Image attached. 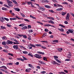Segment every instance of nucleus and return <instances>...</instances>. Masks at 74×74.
Here are the masks:
<instances>
[{"instance_id": "aec40b11", "label": "nucleus", "mask_w": 74, "mask_h": 74, "mask_svg": "<svg viewBox=\"0 0 74 74\" xmlns=\"http://www.w3.org/2000/svg\"><path fill=\"white\" fill-rule=\"evenodd\" d=\"M27 26H25L22 28L21 29L22 30H25V29H27Z\"/></svg>"}, {"instance_id": "4468645a", "label": "nucleus", "mask_w": 74, "mask_h": 74, "mask_svg": "<svg viewBox=\"0 0 74 74\" xmlns=\"http://www.w3.org/2000/svg\"><path fill=\"white\" fill-rule=\"evenodd\" d=\"M38 62L39 63H40V64H45V63H44V62H42L41 60H39Z\"/></svg>"}, {"instance_id": "6ab92c4d", "label": "nucleus", "mask_w": 74, "mask_h": 74, "mask_svg": "<svg viewBox=\"0 0 74 74\" xmlns=\"http://www.w3.org/2000/svg\"><path fill=\"white\" fill-rule=\"evenodd\" d=\"M2 39L3 40H7V38L6 37V36H3L2 37Z\"/></svg>"}, {"instance_id": "a878e982", "label": "nucleus", "mask_w": 74, "mask_h": 74, "mask_svg": "<svg viewBox=\"0 0 74 74\" xmlns=\"http://www.w3.org/2000/svg\"><path fill=\"white\" fill-rule=\"evenodd\" d=\"M41 47L42 48V49H45L47 48L46 47H45V46H42V45H41Z\"/></svg>"}, {"instance_id": "cd10ccee", "label": "nucleus", "mask_w": 74, "mask_h": 74, "mask_svg": "<svg viewBox=\"0 0 74 74\" xmlns=\"http://www.w3.org/2000/svg\"><path fill=\"white\" fill-rule=\"evenodd\" d=\"M20 15H21V16H22V17H25V15H24L23 13H20Z\"/></svg>"}, {"instance_id": "bf43d9fd", "label": "nucleus", "mask_w": 74, "mask_h": 74, "mask_svg": "<svg viewBox=\"0 0 74 74\" xmlns=\"http://www.w3.org/2000/svg\"><path fill=\"white\" fill-rule=\"evenodd\" d=\"M17 36H19V37H22L23 36V35H20L19 34H17Z\"/></svg>"}, {"instance_id": "2eb2a0df", "label": "nucleus", "mask_w": 74, "mask_h": 74, "mask_svg": "<svg viewBox=\"0 0 74 74\" xmlns=\"http://www.w3.org/2000/svg\"><path fill=\"white\" fill-rule=\"evenodd\" d=\"M44 7L46 8H51V7L48 5H44Z\"/></svg>"}, {"instance_id": "3c124183", "label": "nucleus", "mask_w": 74, "mask_h": 74, "mask_svg": "<svg viewBox=\"0 0 74 74\" xmlns=\"http://www.w3.org/2000/svg\"><path fill=\"white\" fill-rule=\"evenodd\" d=\"M54 7H58V4H57V5L56 4H54Z\"/></svg>"}, {"instance_id": "412c9836", "label": "nucleus", "mask_w": 74, "mask_h": 74, "mask_svg": "<svg viewBox=\"0 0 74 74\" xmlns=\"http://www.w3.org/2000/svg\"><path fill=\"white\" fill-rule=\"evenodd\" d=\"M58 30L60 31V32H64V29H62V28H61V29L59 28Z\"/></svg>"}, {"instance_id": "69168bd1", "label": "nucleus", "mask_w": 74, "mask_h": 74, "mask_svg": "<svg viewBox=\"0 0 74 74\" xmlns=\"http://www.w3.org/2000/svg\"><path fill=\"white\" fill-rule=\"evenodd\" d=\"M3 52H7L8 51L7 50L4 49L3 50Z\"/></svg>"}, {"instance_id": "423d86ee", "label": "nucleus", "mask_w": 74, "mask_h": 74, "mask_svg": "<svg viewBox=\"0 0 74 74\" xmlns=\"http://www.w3.org/2000/svg\"><path fill=\"white\" fill-rule=\"evenodd\" d=\"M13 48L14 49H18V46L17 45H14L13 46Z\"/></svg>"}, {"instance_id": "393cba45", "label": "nucleus", "mask_w": 74, "mask_h": 74, "mask_svg": "<svg viewBox=\"0 0 74 74\" xmlns=\"http://www.w3.org/2000/svg\"><path fill=\"white\" fill-rule=\"evenodd\" d=\"M54 59L56 60V59H58V57L57 56H54Z\"/></svg>"}, {"instance_id": "0eeeda50", "label": "nucleus", "mask_w": 74, "mask_h": 74, "mask_svg": "<svg viewBox=\"0 0 74 74\" xmlns=\"http://www.w3.org/2000/svg\"><path fill=\"white\" fill-rule=\"evenodd\" d=\"M8 5L9 6H10V7H13V5L12 4V2H10L9 3H8Z\"/></svg>"}, {"instance_id": "58836bf2", "label": "nucleus", "mask_w": 74, "mask_h": 74, "mask_svg": "<svg viewBox=\"0 0 74 74\" xmlns=\"http://www.w3.org/2000/svg\"><path fill=\"white\" fill-rule=\"evenodd\" d=\"M4 20H5L6 21H9V19H8V18H4Z\"/></svg>"}, {"instance_id": "20e7f679", "label": "nucleus", "mask_w": 74, "mask_h": 74, "mask_svg": "<svg viewBox=\"0 0 74 74\" xmlns=\"http://www.w3.org/2000/svg\"><path fill=\"white\" fill-rule=\"evenodd\" d=\"M69 18H70V14L69 13H67L66 18V20L67 21H69Z\"/></svg>"}, {"instance_id": "a211bd4d", "label": "nucleus", "mask_w": 74, "mask_h": 74, "mask_svg": "<svg viewBox=\"0 0 74 74\" xmlns=\"http://www.w3.org/2000/svg\"><path fill=\"white\" fill-rule=\"evenodd\" d=\"M2 10H4L5 11H8V9H7V8L4 7L2 8Z\"/></svg>"}, {"instance_id": "4be33fe9", "label": "nucleus", "mask_w": 74, "mask_h": 74, "mask_svg": "<svg viewBox=\"0 0 74 74\" xmlns=\"http://www.w3.org/2000/svg\"><path fill=\"white\" fill-rule=\"evenodd\" d=\"M66 14V12H62V16H64V15H65Z\"/></svg>"}, {"instance_id": "49530a36", "label": "nucleus", "mask_w": 74, "mask_h": 74, "mask_svg": "<svg viewBox=\"0 0 74 74\" xmlns=\"http://www.w3.org/2000/svg\"><path fill=\"white\" fill-rule=\"evenodd\" d=\"M14 41H15L16 42H17V43H19V42L18 41H17V40L16 39L14 40Z\"/></svg>"}, {"instance_id": "a19ab883", "label": "nucleus", "mask_w": 74, "mask_h": 74, "mask_svg": "<svg viewBox=\"0 0 74 74\" xmlns=\"http://www.w3.org/2000/svg\"><path fill=\"white\" fill-rule=\"evenodd\" d=\"M62 50H63V49L62 48H60L58 49V51H60V52H61Z\"/></svg>"}, {"instance_id": "9d476101", "label": "nucleus", "mask_w": 74, "mask_h": 74, "mask_svg": "<svg viewBox=\"0 0 74 74\" xmlns=\"http://www.w3.org/2000/svg\"><path fill=\"white\" fill-rule=\"evenodd\" d=\"M30 70H31V69L30 68H29L28 69H26L25 70V72L26 73H29Z\"/></svg>"}, {"instance_id": "e433bc0d", "label": "nucleus", "mask_w": 74, "mask_h": 74, "mask_svg": "<svg viewBox=\"0 0 74 74\" xmlns=\"http://www.w3.org/2000/svg\"><path fill=\"white\" fill-rule=\"evenodd\" d=\"M0 70L1 71H3V72L5 71V70L4 69H3L0 68Z\"/></svg>"}, {"instance_id": "6e6552de", "label": "nucleus", "mask_w": 74, "mask_h": 74, "mask_svg": "<svg viewBox=\"0 0 74 74\" xmlns=\"http://www.w3.org/2000/svg\"><path fill=\"white\" fill-rule=\"evenodd\" d=\"M4 21V18L3 17H1L0 18V21L1 22H4V21Z\"/></svg>"}, {"instance_id": "f8f14e48", "label": "nucleus", "mask_w": 74, "mask_h": 74, "mask_svg": "<svg viewBox=\"0 0 74 74\" xmlns=\"http://www.w3.org/2000/svg\"><path fill=\"white\" fill-rule=\"evenodd\" d=\"M37 52L38 53H39V54H40V55H44L45 54L44 52L42 53L40 51H38Z\"/></svg>"}, {"instance_id": "8fccbe9b", "label": "nucleus", "mask_w": 74, "mask_h": 74, "mask_svg": "<svg viewBox=\"0 0 74 74\" xmlns=\"http://www.w3.org/2000/svg\"><path fill=\"white\" fill-rule=\"evenodd\" d=\"M41 74H45V73H46V71H43L41 72Z\"/></svg>"}, {"instance_id": "dca6fc26", "label": "nucleus", "mask_w": 74, "mask_h": 74, "mask_svg": "<svg viewBox=\"0 0 74 74\" xmlns=\"http://www.w3.org/2000/svg\"><path fill=\"white\" fill-rule=\"evenodd\" d=\"M50 26L51 25H50V24H45L44 25V26H45V27H49V26Z\"/></svg>"}, {"instance_id": "4d7b16f0", "label": "nucleus", "mask_w": 74, "mask_h": 74, "mask_svg": "<svg viewBox=\"0 0 74 74\" xmlns=\"http://www.w3.org/2000/svg\"><path fill=\"white\" fill-rule=\"evenodd\" d=\"M49 12H52V13H53V12H54L52 10H49Z\"/></svg>"}, {"instance_id": "338daca9", "label": "nucleus", "mask_w": 74, "mask_h": 74, "mask_svg": "<svg viewBox=\"0 0 74 74\" xmlns=\"http://www.w3.org/2000/svg\"><path fill=\"white\" fill-rule=\"evenodd\" d=\"M49 37L50 38H53V35H51L49 36Z\"/></svg>"}, {"instance_id": "b1692460", "label": "nucleus", "mask_w": 74, "mask_h": 74, "mask_svg": "<svg viewBox=\"0 0 74 74\" xmlns=\"http://www.w3.org/2000/svg\"><path fill=\"white\" fill-rule=\"evenodd\" d=\"M1 29H6V28L5 27H4L3 26H1Z\"/></svg>"}, {"instance_id": "7c9ffc66", "label": "nucleus", "mask_w": 74, "mask_h": 74, "mask_svg": "<svg viewBox=\"0 0 74 74\" xmlns=\"http://www.w3.org/2000/svg\"><path fill=\"white\" fill-rule=\"evenodd\" d=\"M2 44L4 45H6V43H5V41H4L2 42Z\"/></svg>"}, {"instance_id": "052dcab7", "label": "nucleus", "mask_w": 74, "mask_h": 74, "mask_svg": "<svg viewBox=\"0 0 74 74\" xmlns=\"http://www.w3.org/2000/svg\"><path fill=\"white\" fill-rule=\"evenodd\" d=\"M27 39L28 40H32V39L31 38V37H30V36H29V37H28Z\"/></svg>"}, {"instance_id": "4c0bfd02", "label": "nucleus", "mask_w": 74, "mask_h": 74, "mask_svg": "<svg viewBox=\"0 0 74 74\" xmlns=\"http://www.w3.org/2000/svg\"><path fill=\"white\" fill-rule=\"evenodd\" d=\"M59 73L60 74H66V73L63 72H59Z\"/></svg>"}, {"instance_id": "774afa93", "label": "nucleus", "mask_w": 74, "mask_h": 74, "mask_svg": "<svg viewBox=\"0 0 74 74\" xmlns=\"http://www.w3.org/2000/svg\"><path fill=\"white\" fill-rule=\"evenodd\" d=\"M64 23L65 24H68V22L67 21H64Z\"/></svg>"}, {"instance_id": "37998d69", "label": "nucleus", "mask_w": 74, "mask_h": 74, "mask_svg": "<svg viewBox=\"0 0 74 74\" xmlns=\"http://www.w3.org/2000/svg\"><path fill=\"white\" fill-rule=\"evenodd\" d=\"M45 31L46 32H48V31H49V30H48V29H45Z\"/></svg>"}, {"instance_id": "f704fd0d", "label": "nucleus", "mask_w": 74, "mask_h": 74, "mask_svg": "<svg viewBox=\"0 0 74 74\" xmlns=\"http://www.w3.org/2000/svg\"><path fill=\"white\" fill-rule=\"evenodd\" d=\"M23 53H24V54H27V53H28V52L26 51H23Z\"/></svg>"}, {"instance_id": "79ce46f5", "label": "nucleus", "mask_w": 74, "mask_h": 74, "mask_svg": "<svg viewBox=\"0 0 74 74\" xmlns=\"http://www.w3.org/2000/svg\"><path fill=\"white\" fill-rule=\"evenodd\" d=\"M50 23L52 24H55V23L53 21L51 20H50Z\"/></svg>"}, {"instance_id": "c03bdc74", "label": "nucleus", "mask_w": 74, "mask_h": 74, "mask_svg": "<svg viewBox=\"0 0 74 74\" xmlns=\"http://www.w3.org/2000/svg\"><path fill=\"white\" fill-rule=\"evenodd\" d=\"M28 65L30 67H33V68H34V67L32 66V65L31 64H29Z\"/></svg>"}, {"instance_id": "c756f323", "label": "nucleus", "mask_w": 74, "mask_h": 74, "mask_svg": "<svg viewBox=\"0 0 74 74\" xmlns=\"http://www.w3.org/2000/svg\"><path fill=\"white\" fill-rule=\"evenodd\" d=\"M15 10L16 11H20V9H19L18 8H16Z\"/></svg>"}, {"instance_id": "9b49d317", "label": "nucleus", "mask_w": 74, "mask_h": 74, "mask_svg": "<svg viewBox=\"0 0 74 74\" xmlns=\"http://www.w3.org/2000/svg\"><path fill=\"white\" fill-rule=\"evenodd\" d=\"M10 21H15V20H16V19H17V18H10Z\"/></svg>"}, {"instance_id": "5fc2aeb1", "label": "nucleus", "mask_w": 74, "mask_h": 74, "mask_svg": "<svg viewBox=\"0 0 74 74\" xmlns=\"http://www.w3.org/2000/svg\"><path fill=\"white\" fill-rule=\"evenodd\" d=\"M8 55H11L12 56H13V55L12 54H11V53H8Z\"/></svg>"}, {"instance_id": "13d9d810", "label": "nucleus", "mask_w": 74, "mask_h": 74, "mask_svg": "<svg viewBox=\"0 0 74 74\" xmlns=\"http://www.w3.org/2000/svg\"><path fill=\"white\" fill-rule=\"evenodd\" d=\"M42 42H46L47 43H48V42L47 41H41Z\"/></svg>"}, {"instance_id": "e2e57ef3", "label": "nucleus", "mask_w": 74, "mask_h": 74, "mask_svg": "<svg viewBox=\"0 0 74 74\" xmlns=\"http://www.w3.org/2000/svg\"><path fill=\"white\" fill-rule=\"evenodd\" d=\"M68 1H70L71 3H73V0H68Z\"/></svg>"}, {"instance_id": "6e6d98bb", "label": "nucleus", "mask_w": 74, "mask_h": 74, "mask_svg": "<svg viewBox=\"0 0 74 74\" xmlns=\"http://www.w3.org/2000/svg\"><path fill=\"white\" fill-rule=\"evenodd\" d=\"M53 2H56V3H58V1H57L56 0H51Z\"/></svg>"}, {"instance_id": "ea45409f", "label": "nucleus", "mask_w": 74, "mask_h": 74, "mask_svg": "<svg viewBox=\"0 0 74 74\" xmlns=\"http://www.w3.org/2000/svg\"><path fill=\"white\" fill-rule=\"evenodd\" d=\"M59 26H61V27H64V28L65 27V26H64L63 25H62V24H60L59 25Z\"/></svg>"}, {"instance_id": "f257e3e1", "label": "nucleus", "mask_w": 74, "mask_h": 74, "mask_svg": "<svg viewBox=\"0 0 74 74\" xmlns=\"http://www.w3.org/2000/svg\"><path fill=\"white\" fill-rule=\"evenodd\" d=\"M29 45L31 47H34V48H36V47H41V45L39 44H37L35 45H33L31 44H29Z\"/></svg>"}, {"instance_id": "f3484780", "label": "nucleus", "mask_w": 74, "mask_h": 74, "mask_svg": "<svg viewBox=\"0 0 74 74\" xmlns=\"http://www.w3.org/2000/svg\"><path fill=\"white\" fill-rule=\"evenodd\" d=\"M0 68H4L5 70H7V67L5 66H2L0 67Z\"/></svg>"}, {"instance_id": "1a4fd4ad", "label": "nucleus", "mask_w": 74, "mask_h": 74, "mask_svg": "<svg viewBox=\"0 0 74 74\" xmlns=\"http://www.w3.org/2000/svg\"><path fill=\"white\" fill-rule=\"evenodd\" d=\"M68 30L71 33H73V32H74V30L71 29H69Z\"/></svg>"}, {"instance_id": "de8ad7c7", "label": "nucleus", "mask_w": 74, "mask_h": 74, "mask_svg": "<svg viewBox=\"0 0 74 74\" xmlns=\"http://www.w3.org/2000/svg\"><path fill=\"white\" fill-rule=\"evenodd\" d=\"M13 3H14V4H17V2H16V1H15V0H13Z\"/></svg>"}, {"instance_id": "09e8293b", "label": "nucleus", "mask_w": 74, "mask_h": 74, "mask_svg": "<svg viewBox=\"0 0 74 74\" xmlns=\"http://www.w3.org/2000/svg\"><path fill=\"white\" fill-rule=\"evenodd\" d=\"M62 4H68V3H67L66 2H63Z\"/></svg>"}, {"instance_id": "f03ea898", "label": "nucleus", "mask_w": 74, "mask_h": 74, "mask_svg": "<svg viewBox=\"0 0 74 74\" xmlns=\"http://www.w3.org/2000/svg\"><path fill=\"white\" fill-rule=\"evenodd\" d=\"M39 10H41L42 11H44L45 10V9L44 7H42V6L39 7L38 8Z\"/></svg>"}, {"instance_id": "473e14b6", "label": "nucleus", "mask_w": 74, "mask_h": 74, "mask_svg": "<svg viewBox=\"0 0 74 74\" xmlns=\"http://www.w3.org/2000/svg\"><path fill=\"white\" fill-rule=\"evenodd\" d=\"M44 3H49V1L47 0H45L44 1Z\"/></svg>"}, {"instance_id": "39448f33", "label": "nucleus", "mask_w": 74, "mask_h": 74, "mask_svg": "<svg viewBox=\"0 0 74 74\" xmlns=\"http://www.w3.org/2000/svg\"><path fill=\"white\" fill-rule=\"evenodd\" d=\"M7 42L6 43L7 44H13V42L10 41V40H7Z\"/></svg>"}, {"instance_id": "7ed1b4c3", "label": "nucleus", "mask_w": 74, "mask_h": 74, "mask_svg": "<svg viewBox=\"0 0 74 74\" xmlns=\"http://www.w3.org/2000/svg\"><path fill=\"white\" fill-rule=\"evenodd\" d=\"M34 56L35 57V58H38V59H40V58H41V55H38L37 54H35L34 55Z\"/></svg>"}, {"instance_id": "864d4df0", "label": "nucleus", "mask_w": 74, "mask_h": 74, "mask_svg": "<svg viewBox=\"0 0 74 74\" xmlns=\"http://www.w3.org/2000/svg\"><path fill=\"white\" fill-rule=\"evenodd\" d=\"M57 62H56V61H54L53 62V64H57Z\"/></svg>"}, {"instance_id": "2f4dec72", "label": "nucleus", "mask_w": 74, "mask_h": 74, "mask_svg": "<svg viewBox=\"0 0 74 74\" xmlns=\"http://www.w3.org/2000/svg\"><path fill=\"white\" fill-rule=\"evenodd\" d=\"M27 3L28 5H30L31 4H32V2L31 1H29L27 2Z\"/></svg>"}, {"instance_id": "a18cd8bd", "label": "nucleus", "mask_w": 74, "mask_h": 74, "mask_svg": "<svg viewBox=\"0 0 74 74\" xmlns=\"http://www.w3.org/2000/svg\"><path fill=\"white\" fill-rule=\"evenodd\" d=\"M23 37L25 38H27V36L26 35H23Z\"/></svg>"}, {"instance_id": "72a5a7b5", "label": "nucleus", "mask_w": 74, "mask_h": 74, "mask_svg": "<svg viewBox=\"0 0 74 74\" xmlns=\"http://www.w3.org/2000/svg\"><path fill=\"white\" fill-rule=\"evenodd\" d=\"M53 42H58V40H54L52 41Z\"/></svg>"}, {"instance_id": "c9c22d12", "label": "nucleus", "mask_w": 74, "mask_h": 74, "mask_svg": "<svg viewBox=\"0 0 74 74\" xmlns=\"http://www.w3.org/2000/svg\"><path fill=\"white\" fill-rule=\"evenodd\" d=\"M28 55L29 56H30L31 57H32V58H33V55L31 53H29L28 54Z\"/></svg>"}, {"instance_id": "0e129e2a", "label": "nucleus", "mask_w": 74, "mask_h": 74, "mask_svg": "<svg viewBox=\"0 0 74 74\" xmlns=\"http://www.w3.org/2000/svg\"><path fill=\"white\" fill-rule=\"evenodd\" d=\"M19 62H17L15 64V65H19Z\"/></svg>"}, {"instance_id": "c85d7f7f", "label": "nucleus", "mask_w": 74, "mask_h": 74, "mask_svg": "<svg viewBox=\"0 0 74 74\" xmlns=\"http://www.w3.org/2000/svg\"><path fill=\"white\" fill-rule=\"evenodd\" d=\"M47 58L45 57H44L43 58V59L44 60H45V61H47Z\"/></svg>"}, {"instance_id": "603ef678", "label": "nucleus", "mask_w": 74, "mask_h": 74, "mask_svg": "<svg viewBox=\"0 0 74 74\" xmlns=\"http://www.w3.org/2000/svg\"><path fill=\"white\" fill-rule=\"evenodd\" d=\"M58 7H62V8H63V6H62L61 5H60L59 4H58Z\"/></svg>"}, {"instance_id": "bb28decb", "label": "nucleus", "mask_w": 74, "mask_h": 74, "mask_svg": "<svg viewBox=\"0 0 74 74\" xmlns=\"http://www.w3.org/2000/svg\"><path fill=\"white\" fill-rule=\"evenodd\" d=\"M47 36V34L45 33L43 34V36H42V38H43L44 37H45V36Z\"/></svg>"}, {"instance_id": "ddd939ff", "label": "nucleus", "mask_w": 74, "mask_h": 74, "mask_svg": "<svg viewBox=\"0 0 74 74\" xmlns=\"http://www.w3.org/2000/svg\"><path fill=\"white\" fill-rule=\"evenodd\" d=\"M63 10V8H59L58 9H57L56 10V11H62V10Z\"/></svg>"}, {"instance_id": "5701e85b", "label": "nucleus", "mask_w": 74, "mask_h": 74, "mask_svg": "<svg viewBox=\"0 0 74 74\" xmlns=\"http://www.w3.org/2000/svg\"><path fill=\"white\" fill-rule=\"evenodd\" d=\"M56 60L57 62H58V63H62V62L60 61L58 59H57Z\"/></svg>"}, {"instance_id": "680f3d73", "label": "nucleus", "mask_w": 74, "mask_h": 74, "mask_svg": "<svg viewBox=\"0 0 74 74\" xmlns=\"http://www.w3.org/2000/svg\"><path fill=\"white\" fill-rule=\"evenodd\" d=\"M29 32L30 33H32L33 32V30L32 29L30 30L29 31Z\"/></svg>"}]
</instances>
